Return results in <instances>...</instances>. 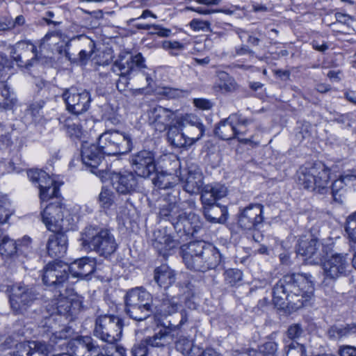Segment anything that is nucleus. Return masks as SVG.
Returning a JSON list of instances; mask_svg holds the SVG:
<instances>
[{
  "label": "nucleus",
  "mask_w": 356,
  "mask_h": 356,
  "mask_svg": "<svg viewBox=\"0 0 356 356\" xmlns=\"http://www.w3.org/2000/svg\"><path fill=\"white\" fill-rule=\"evenodd\" d=\"M0 94L6 101L3 104V108L10 109L17 103V99L13 97L10 88L3 82L0 83Z\"/></svg>",
  "instance_id": "46"
},
{
  "label": "nucleus",
  "mask_w": 356,
  "mask_h": 356,
  "mask_svg": "<svg viewBox=\"0 0 356 356\" xmlns=\"http://www.w3.org/2000/svg\"><path fill=\"white\" fill-rule=\"evenodd\" d=\"M227 189L221 184L216 183L213 184H207L203 187L201 193V200L204 206V213L205 218L211 222H220V218L213 216L214 208L213 207L216 202L227 195Z\"/></svg>",
  "instance_id": "12"
},
{
  "label": "nucleus",
  "mask_w": 356,
  "mask_h": 356,
  "mask_svg": "<svg viewBox=\"0 0 356 356\" xmlns=\"http://www.w3.org/2000/svg\"><path fill=\"white\" fill-rule=\"evenodd\" d=\"M81 245L86 251H94L107 257L115 252L118 244L110 230L97 226H88L81 232Z\"/></svg>",
  "instance_id": "3"
},
{
  "label": "nucleus",
  "mask_w": 356,
  "mask_h": 356,
  "mask_svg": "<svg viewBox=\"0 0 356 356\" xmlns=\"http://www.w3.org/2000/svg\"><path fill=\"white\" fill-rule=\"evenodd\" d=\"M95 268V263L89 257H83L68 265L67 273L74 277L85 278L92 274Z\"/></svg>",
  "instance_id": "28"
},
{
  "label": "nucleus",
  "mask_w": 356,
  "mask_h": 356,
  "mask_svg": "<svg viewBox=\"0 0 356 356\" xmlns=\"http://www.w3.org/2000/svg\"><path fill=\"white\" fill-rule=\"evenodd\" d=\"M68 265L60 262L49 263L43 269L42 281L47 286L60 289L68 278Z\"/></svg>",
  "instance_id": "16"
},
{
  "label": "nucleus",
  "mask_w": 356,
  "mask_h": 356,
  "mask_svg": "<svg viewBox=\"0 0 356 356\" xmlns=\"http://www.w3.org/2000/svg\"><path fill=\"white\" fill-rule=\"evenodd\" d=\"M66 231H59L51 234L47 241V249L48 254L51 257H62L67 249V236Z\"/></svg>",
  "instance_id": "25"
},
{
  "label": "nucleus",
  "mask_w": 356,
  "mask_h": 356,
  "mask_svg": "<svg viewBox=\"0 0 356 356\" xmlns=\"http://www.w3.org/2000/svg\"><path fill=\"white\" fill-rule=\"evenodd\" d=\"M250 120L241 115L234 113L220 121L215 129V134L222 140H230L245 134L243 127L250 124Z\"/></svg>",
  "instance_id": "13"
},
{
  "label": "nucleus",
  "mask_w": 356,
  "mask_h": 356,
  "mask_svg": "<svg viewBox=\"0 0 356 356\" xmlns=\"http://www.w3.org/2000/svg\"><path fill=\"white\" fill-rule=\"evenodd\" d=\"M115 195L111 190L103 187L99 195V204L100 207L107 209H109L114 203Z\"/></svg>",
  "instance_id": "45"
},
{
  "label": "nucleus",
  "mask_w": 356,
  "mask_h": 356,
  "mask_svg": "<svg viewBox=\"0 0 356 356\" xmlns=\"http://www.w3.org/2000/svg\"><path fill=\"white\" fill-rule=\"evenodd\" d=\"M216 88L222 92H228L235 90L237 85L232 77L225 72L218 74V81L216 83Z\"/></svg>",
  "instance_id": "39"
},
{
  "label": "nucleus",
  "mask_w": 356,
  "mask_h": 356,
  "mask_svg": "<svg viewBox=\"0 0 356 356\" xmlns=\"http://www.w3.org/2000/svg\"><path fill=\"white\" fill-rule=\"evenodd\" d=\"M99 145L86 142L81 147V159L84 165L91 168H96L102 162L104 155Z\"/></svg>",
  "instance_id": "27"
},
{
  "label": "nucleus",
  "mask_w": 356,
  "mask_h": 356,
  "mask_svg": "<svg viewBox=\"0 0 356 356\" xmlns=\"http://www.w3.org/2000/svg\"><path fill=\"white\" fill-rule=\"evenodd\" d=\"M182 129H186L188 127L200 126L202 123L200 120L193 114H186L178 118L175 122Z\"/></svg>",
  "instance_id": "44"
},
{
  "label": "nucleus",
  "mask_w": 356,
  "mask_h": 356,
  "mask_svg": "<svg viewBox=\"0 0 356 356\" xmlns=\"http://www.w3.org/2000/svg\"><path fill=\"white\" fill-rule=\"evenodd\" d=\"M154 280L161 287L167 288L175 280V274L170 267L162 265L154 270Z\"/></svg>",
  "instance_id": "35"
},
{
  "label": "nucleus",
  "mask_w": 356,
  "mask_h": 356,
  "mask_svg": "<svg viewBox=\"0 0 356 356\" xmlns=\"http://www.w3.org/2000/svg\"><path fill=\"white\" fill-rule=\"evenodd\" d=\"M62 97L67 110L74 115L86 112L90 108L92 100L89 92L74 87L66 89Z\"/></svg>",
  "instance_id": "11"
},
{
  "label": "nucleus",
  "mask_w": 356,
  "mask_h": 356,
  "mask_svg": "<svg viewBox=\"0 0 356 356\" xmlns=\"http://www.w3.org/2000/svg\"><path fill=\"white\" fill-rule=\"evenodd\" d=\"M67 296L59 289L58 298L52 300V305L58 314L63 316H73L80 308V302L72 297V290L65 289Z\"/></svg>",
  "instance_id": "23"
},
{
  "label": "nucleus",
  "mask_w": 356,
  "mask_h": 356,
  "mask_svg": "<svg viewBox=\"0 0 356 356\" xmlns=\"http://www.w3.org/2000/svg\"><path fill=\"white\" fill-rule=\"evenodd\" d=\"M152 245L159 254L166 258L178 247L179 243L172 238L165 229L155 230L153 233Z\"/></svg>",
  "instance_id": "20"
},
{
  "label": "nucleus",
  "mask_w": 356,
  "mask_h": 356,
  "mask_svg": "<svg viewBox=\"0 0 356 356\" xmlns=\"http://www.w3.org/2000/svg\"><path fill=\"white\" fill-rule=\"evenodd\" d=\"M346 186H356V170H351L344 172L341 175Z\"/></svg>",
  "instance_id": "57"
},
{
  "label": "nucleus",
  "mask_w": 356,
  "mask_h": 356,
  "mask_svg": "<svg viewBox=\"0 0 356 356\" xmlns=\"http://www.w3.org/2000/svg\"><path fill=\"white\" fill-rule=\"evenodd\" d=\"M184 132L188 140V146H191L203 136L204 133V127L202 124H200V126L195 125V127H188V129H184Z\"/></svg>",
  "instance_id": "42"
},
{
  "label": "nucleus",
  "mask_w": 356,
  "mask_h": 356,
  "mask_svg": "<svg viewBox=\"0 0 356 356\" xmlns=\"http://www.w3.org/2000/svg\"><path fill=\"white\" fill-rule=\"evenodd\" d=\"M131 163L138 177L147 178L156 172L154 155L150 151L142 150L133 154Z\"/></svg>",
  "instance_id": "17"
},
{
  "label": "nucleus",
  "mask_w": 356,
  "mask_h": 356,
  "mask_svg": "<svg viewBox=\"0 0 356 356\" xmlns=\"http://www.w3.org/2000/svg\"><path fill=\"white\" fill-rule=\"evenodd\" d=\"M302 329L299 324L291 325L287 330V336L290 339H295L300 337Z\"/></svg>",
  "instance_id": "60"
},
{
  "label": "nucleus",
  "mask_w": 356,
  "mask_h": 356,
  "mask_svg": "<svg viewBox=\"0 0 356 356\" xmlns=\"http://www.w3.org/2000/svg\"><path fill=\"white\" fill-rule=\"evenodd\" d=\"M44 104L45 101L44 99L34 100L28 106L25 111L26 115H30L33 121H38L42 117V108Z\"/></svg>",
  "instance_id": "40"
},
{
  "label": "nucleus",
  "mask_w": 356,
  "mask_h": 356,
  "mask_svg": "<svg viewBox=\"0 0 356 356\" xmlns=\"http://www.w3.org/2000/svg\"><path fill=\"white\" fill-rule=\"evenodd\" d=\"M49 346L42 341H24L15 345L13 356H47Z\"/></svg>",
  "instance_id": "24"
},
{
  "label": "nucleus",
  "mask_w": 356,
  "mask_h": 356,
  "mask_svg": "<svg viewBox=\"0 0 356 356\" xmlns=\"http://www.w3.org/2000/svg\"><path fill=\"white\" fill-rule=\"evenodd\" d=\"M181 252L186 267L196 271L206 272L214 269L222 259L218 250L204 241H192L183 245Z\"/></svg>",
  "instance_id": "2"
},
{
  "label": "nucleus",
  "mask_w": 356,
  "mask_h": 356,
  "mask_svg": "<svg viewBox=\"0 0 356 356\" xmlns=\"http://www.w3.org/2000/svg\"><path fill=\"white\" fill-rule=\"evenodd\" d=\"M322 268L325 279L335 280L350 271V258L347 253L332 254L323 263Z\"/></svg>",
  "instance_id": "10"
},
{
  "label": "nucleus",
  "mask_w": 356,
  "mask_h": 356,
  "mask_svg": "<svg viewBox=\"0 0 356 356\" xmlns=\"http://www.w3.org/2000/svg\"><path fill=\"white\" fill-rule=\"evenodd\" d=\"M210 22L208 21H203L198 19H193L190 22L191 28L195 31H206L210 28Z\"/></svg>",
  "instance_id": "59"
},
{
  "label": "nucleus",
  "mask_w": 356,
  "mask_h": 356,
  "mask_svg": "<svg viewBox=\"0 0 356 356\" xmlns=\"http://www.w3.org/2000/svg\"><path fill=\"white\" fill-rule=\"evenodd\" d=\"M346 184L340 176L339 179H336L332 184V194L334 200L336 202H341V195L344 191Z\"/></svg>",
  "instance_id": "50"
},
{
  "label": "nucleus",
  "mask_w": 356,
  "mask_h": 356,
  "mask_svg": "<svg viewBox=\"0 0 356 356\" xmlns=\"http://www.w3.org/2000/svg\"><path fill=\"white\" fill-rule=\"evenodd\" d=\"M277 350V343L273 341H268L259 346L258 351L252 350L249 354L252 356H276Z\"/></svg>",
  "instance_id": "43"
},
{
  "label": "nucleus",
  "mask_w": 356,
  "mask_h": 356,
  "mask_svg": "<svg viewBox=\"0 0 356 356\" xmlns=\"http://www.w3.org/2000/svg\"><path fill=\"white\" fill-rule=\"evenodd\" d=\"M168 139L171 145L175 147H182L188 146L184 130L182 128H179V126L176 123L168 128Z\"/></svg>",
  "instance_id": "36"
},
{
  "label": "nucleus",
  "mask_w": 356,
  "mask_h": 356,
  "mask_svg": "<svg viewBox=\"0 0 356 356\" xmlns=\"http://www.w3.org/2000/svg\"><path fill=\"white\" fill-rule=\"evenodd\" d=\"M174 339V334L168 327L161 329L152 337L145 339L149 348H165L168 346Z\"/></svg>",
  "instance_id": "33"
},
{
  "label": "nucleus",
  "mask_w": 356,
  "mask_h": 356,
  "mask_svg": "<svg viewBox=\"0 0 356 356\" xmlns=\"http://www.w3.org/2000/svg\"><path fill=\"white\" fill-rule=\"evenodd\" d=\"M41 218L47 229L52 232L70 229L73 221L69 210L58 200L44 207Z\"/></svg>",
  "instance_id": "7"
},
{
  "label": "nucleus",
  "mask_w": 356,
  "mask_h": 356,
  "mask_svg": "<svg viewBox=\"0 0 356 356\" xmlns=\"http://www.w3.org/2000/svg\"><path fill=\"white\" fill-rule=\"evenodd\" d=\"M10 292V307L16 314H24L38 298V293L33 288L23 284L13 285Z\"/></svg>",
  "instance_id": "9"
},
{
  "label": "nucleus",
  "mask_w": 356,
  "mask_h": 356,
  "mask_svg": "<svg viewBox=\"0 0 356 356\" xmlns=\"http://www.w3.org/2000/svg\"><path fill=\"white\" fill-rule=\"evenodd\" d=\"M202 227V222L197 214L184 211L181 218L175 223L174 229L181 235L193 236Z\"/></svg>",
  "instance_id": "22"
},
{
  "label": "nucleus",
  "mask_w": 356,
  "mask_h": 356,
  "mask_svg": "<svg viewBox=\"0 0 356 356\" xmlns=\"http://www.w3.org/2000/svg\"><path fill=\"white\" fill-rule=\"evenodd\" d=\"M174 118V112L161 106L152 108L148 111L149 124L156 131L163 132L170 127L169 124Z\"/></svg>",
  "instance_id": "19"
},
{
  "label": "nucleus",
  "mask_w": 356,
  "mask_h": 356,
  "mask_svg": "<svg viewBox=\"0 0 356 356\" xmlns=\"http://www.w3.org/2000/svg\"><path fill=\"white\" fill-rule=\"evenodd\" d=\"M286 356H305V346L296 341H291L285 347Z\"/></svg>",
  "instance_id": "48"
},
{
  "label": "nucleus",
  "mask_w": 356,
  "mask_h": 356,
  "mask_svg": "<svg viewBox=\"0 0 356 356\" xmlns=\"http://www.w3.org/2000/svg\"><path fill=\"white\" fill-rule=\"evenodd\" d=\"M76 120V118H72L71 117H67L64 115H60L58 118V121L60 124L63 125V128L66 129H69V128H72V123H75L74 120Z\"/></svg>",
  "instance_id": "63"
},
{
  "label": "nucleus",
  "mask_w": 356,
  "mask_h": 356,
  "mask_svg": "<svg viewBox=\"0 0 356 356\" xmlns=\"http://www.w3.org/2000/svg\"><path fill=\"white\" fill-rule=\"evenodd\" d=\"M43 191L46 197H42V196H39L42 203L47 202L54 197H57L59 193V186L57 184V182H56L53 185L45 188Z\"/></svg>",
  "instance_id": "55"
},
{
  "label": "nucleus",
  "mask_w": 356,
  "mask_h": 356,
  "mask_svg": "<svg viewBox=\"0 0 356 356\" xmlns=\"http://www.w3.org/2000/svg\"><path fill=\"white\" fill-rule=\"evenodd\" d=\"M10 56L19 67L28 69L39 59L36 47L29 41H19L10 47Z\"/></svg>",
  "instance_id": "14"
},
{
  "label": "nucleus",
  "mask_w": 356,
  "mask_h": 356,
  "mask_svg": "<svg viewBox=\"0 0 356 356\" xmlns=\"http://www.w3.org/2000/svg\"><path fill=\"white\" fill-rule=\"evenodd\" d=\"M162 47L165 50H170V54L177 56L179 52L184 49V45L177 41L165 40L162 42Z\"/></svg>",
  "instance_id": "54"
},
{
  "label": "nucleus",
  "mask_w": 356,
  "mask_h": 356,
  "mask_svg": "<svg viewBox=\"0 0 356 356\" xmlns=\"http://www.w3.org/2000/svg\"><path fill=\"white\" fill-rule=\"evenodd\" d=\"M356 334V324L334 325L327 331V335L332 340H339Z\"/></svg>",
  "instance_id": "34"
},
{
  "label": "nucleus",
  "mask_w": 356,
  "mask_h": 356,
  "mask_svg": "<svg viewBox=\"0 0 356 356\" xmlns=\"http://www.w3.org/2000/svg\"><path fill=\"white\" fill-rule=\"evenodd\" d=\"M147 343L144 340L141 341L139 343L136 344L132 348L133 356H147L149 353Z\"/></svg>",
  "instance_id": "56"
},
{
  "label": "nucleus",
  "mask_w": 356,
  "mask_h": 356,
  "mask_svg": "<svg viewBox=\"0 0 356 356\" xmlns=\"http://www.w3.org/2000/svg\"><path fill=\"white\" fill-rule=\"evenodd\" d=\"M203 175L197 166L188 168V175L184 184V190L190 194H197L202 191Z\"/></svg>",
  "instance_id": "29"
},
{
  "label": "nucleus",
  "mask_w": 356,
  "mask_h": 356,
  "mask_svg": "<svg viewBox=\"0 0 356 356\" xmlns=\"http://www.w3.org/2000/svg\"><path fill=\"white\" fill-rule=\"evenodd\" d=\"M179 308V303L174 299H165L160 305L159 311L164 315H170L177 312Z\"/></svg>",
  "instance_id": "47"
},
{
  "label": "nucleus",
  "mask_w": 356,
  "mask_h": 356,
  "mask_svg": "<svg viewBox=\"0 0 356 356\" xmlns=\"http://www.w3.org/2000/svg\"><path fill=\"white\" fill-rule=\"evenodd\" d=\"M176 349L184 355H191L193 349V341L184 337L176 343Z\"/></svg>",
  "instance_id": "52"
},
{
  "label": "nucleus",
  "mask_w": 356,
  "mask_h": 356,
  "mask_svg": "<svg viewBox=\"0 0 356 356\" xmlns=\"http://www.w3.org/2000/svg\"><path fill=\"white\" fill-rule=\"evenodd\" d=\"M79 38L82 39L84 40V42L88 44V49H82L79 52V58L82 62H86L92 56V54L94 53V49H95V42L88 38L87 37L84 35H79Z\"/></svg>",
  "instance_id": "51"
},
{
  "label": "nucleus",
  "mask_w": 356,
  "mask_h": 356,
  "mask_svg": "<svg viewBox=\"0 0 356 356\" xmlns=\"http://www.w3.org/2000/svg\"><path fill=\"white\" fill-rule=\"evenodd\" d=\"M146 66L144 58L140 54L134 56H129L127 60L116 61L113 67V72H120L119 79L116 82V88L120 92L124 91L129 84V76L136 73L138 79H145L147 86H149L152 82V78L145 71Z\"/></svg>",
  "instance_id": "4"
},
{
  "label": "nucleus",
  "mask_w": 356,
  "mask_h": 356,
  "mask_svg": "<svg viewBox=\"0 0 356 356\" xmlns=\"http://www.w3.org/2000/svg\"><path fill=\"white\" fill-rule=\"evenodd\" d=\"M102 348L90 337L77 339L74 345L73 356H99Z\"/></svg>",
  "instance_id": "26"
},
{
  "label": "nucleus",
  "mask_w": 356,
  "mask_h": 356,
  "mask_svg": "<svg viewBox=\"0 0 356 356\" xmlns=\"http://www.w3.org/2000/svg\"><path fill=\"white\" fill-rule=\"evenodd\" d=\"M194 105L202 110H209L213 106V103L207 99L197 98L193 100Z\"/></svg>",
  "instance_id": "61"
},
{
  "label": "nucleus",
  "mask_w": 356,
  "mask_h": 356,
  "mask_svg": "<svg viewBox=\"0 0 356 356\" xmlns=\"http://www.w3.org/2000/svg\"><path fill=\"white\" fill-rule=\"evenodd\" d=\"M126 313L136 321H143L150 316L152 313V306H137L126 305Z\"/></svg>",
  "instance_id": "38"
},
{
  "label": "nucleus",
  "mask_w": 356,
  "mask_h": 356,
  "mask_svg": "<svg viewBox=\"0 0 356 356\" xmlns=\"http://www.w3.org/2000/svg\"><path fill=\"white\" fill-rule=\"evenodd\" d=\"M125 305L152 306V296L142 287L132 289L125 296Z\"/></svg>",
  "instance_id": "30"
},
{
  "label": "nucleus",
  "mask_w": 356,
  "mask_h": 356,
  "mask_svg": "<svg viewBox=\"0 0 356 356\" xmlns=\"http://www.w3.org/2000/svg\"><path fill=\"white\" fill-rule=\"evenodd\" d=\"M155 176L152 178L153 184L160 189H167L177 184L179 179L173 174L164 171L159 172L156 170Z\"/></svg>",
  "instance_id": "37"
},
{
  "label": "nucleus",
  "mask_w": 356,
  "mask_h": 356,
  "mask_svg": "<svg viewBox=\"0 0 356 356\" xmlns=\"http://www.w3.org/2000/svg\"><path fill=\"white\" fill-rule=\"evenodd\" d=\"M312 275L293 273L283 276L273 289V302L281 308L298 309L305 305L314 295Z\"/></svg>",
  "instance_id": "1"
},
{
  "label": "nucleus",
  "mask_w": 356,
  "mask_h": 356,
  "mask_svg": "<svg viewBox=\"0 0 356 356\" xmlns=\"http://www.w3.org/2000/svg\"><path fill=\"white\" fill-rule=\"evenodd\" d=\"M58 38L54 33L47 34L43 39L40 46V53H42L47 47L51 46V44H57Z\"/></svg>",
  "instance_id": "58"
},
{
  "label": "nucleus",
  "mask_w": 356,
  "mask_h": 356,
  "mask_svg": "<svg viewBox=\"0 0 356 356\" xmlns=\"http://www.w3.org/2000/svg\"><path fill=\"white\" fill-rule=\"evenodd\" d=\"M0 243V254L6 257H12L17 250L16 243L7 235L3 236Z\"/></svg>",
  "instance_id": "41"
},
{
  "label": "nucleus",
  "mask_w": 356,
  "mask_h": 356,
  "mask_svg": "<svg viewBox=\"0 0 356 356\" xmlns=\"http://www.w3.org/2000/svg\"><path fill=\"white\" fill-rule=\"evenodd\" d=\"M297 177L298 184L307 190L321 194L328 191L330 171L321 163L300 167L297 172Z\"/></svg>",
  "instance_id": "5"
},
{
  "label": "nucleus",
  "mask_w": 356,
  "mask_h": 356,
  "mask_svg": "<svg viewBox=\"0 0 356 356\" xmlns=\"http://www.w3.org/2000/svg\"><path fill=\"white\" fill-rule=\"evenodd\" d=\"M184 211L177 203V197L174 196L171 202H166L161 207L159 215L161 219L170 221L174 226L176 221H178V219L181 218Z\"/></svg>",
  "instance_id": "32"
},
{
  "label": "nucleus",
  "mask_w": 356,
  "mask_h": 356,
  "mask_svg": "<svg viewBox=\"0 0 356 356\" xmlns=\"http://www.w3.org/2000/svg\"><path fill=\"white\" fill-rule=\"evenodd\" d=\"M97 144L102 152L108 156L127 154L133 147L131 135L115 129L106 130L99 134Z\"/></svg>",
  "instance_id": "6"
},
{
  "label": "nucleus",
  "mask_w": 356,
  "mask_h": 356,
  "mask_svg": "<svg viewBox=\"0 0 356 356\" xmlns=\"http://www.w3.org/2000/svg\"><path fill=\"white\" fill-rule=\"evenodd\" d=\"M263 206L261 204H250L240 211L238 224L245 230L257 229L264 220Z\"/></svg>",
  "instance_id": "18"
},
{
  "label": "nucleus",
  "mask_w": 356,
  "mask_h": 356,
  "mask_svg": "<svg viewBox=\"0 0 356 356\" xmlns=\"http://www.w3.org/2000/svg\"><path fill=\"white\" fill-rule=\"evenodd\" d=\"M30 181L39 188V196L46 197L44 189L53 185L56 181L50 177L46 172L39 170H30L27 172Z\"/></svg>",
  "instance_id": "31"
},
{
  "label": "nucleus",
  "mask_w": 356,
  "mask_h": 356,
  "mask_svg": "<svg viewBox=\"0 0 356 356\" xmlns=\"http://www.w3.org/2000/svg\"><path fill=\"white\" fill-rule=\"evenodd\" d=\"M346 231L349 238L356 242V213L347 218Z\"/></svg>",
  "instance_id": "53"
},
{
  "label": "nucleus",
  "mask_w": 356,
  "mask_h": 356,
  "mask_svg": "<svg viewBox=\"0 0 356 356\" xmlns=\"http://www.w3.org/2000/svg\"><path fill=\"white\" fill-rule=\"evenodd\" d=\"M181 318L178 325H172V323H169L168 327L170 328V330L172 332L176 330L177 329H180L188 321V314H187L186 311H185V310L181 311Z\"/></svg>",
  "instance_id": "64"
},
{
  "label": "nucleus",
  "mask_w": 356,
  "mask_h": 356,
  "mask_svg": "<svg viewBox=\"0 0 356 356\" xmlns=\"http://www.w3.org/2000/svg\"><path fill=\"white\" fill-rule=\"evenodd\" d=\"M113 188L120 194L131 195L139 191L138 176L131 171L113 172L110 176Z\"/></svg>",
  "instance_id": "15"
},
{
  "label": "nucleus",
  "mask_w": 356,
  "mask_h": 356,
  "mask_svg": "<svg viewBox=\"0 0 356 356\" xmlns=\"http://www.w3.org/2000/svg\"><path fill=\"white\" fill-rule=\"evenodd\" d=\"M122 319L115 315L104 314L95 319L94 336L110 344L120 340L123 328Z\"/></svg>",
  "instance_id": "8"
},
{
  "label": "nucleus",
  "mask_w": 356,
  "mask_h": 356,
  "mask_svg": "<svg viewBox=\"0 0 356 356\" xmlns=\"http://www.w3.org/2000/svg\"><path fill=\"white\" fill-rule=\"evenodd\" d=\"M298 253L310 259L311 263L321 262L324 256L323 245L316 238H301L298 243Z\"/></svg>",
  "instance_id": "21"
},
{
  "label": "nucleus",
  "mask_w": 356,
  "mask_h": 356,
  "mask_svg": "<svg viewBox=\"0 0 356 356\" xmlns=\"http://www.w3.org/2000/svg\"><path fill=\"white\" fill-rule=\"evenodd\" d=\"M224 277L225 282L233 286L242 280L243 274L238 269L229 268L225 271Z\"/></svg>",
  "instance_id": "49"
},
{
  "label": "nucleus",
  "mask_w": 356,
  "mask_h": 356,
  "mask_svg": "<svg viewBox=\"0 0 356 356\" xmlns=\"http://www.w3.org/2000/svg\"><path fill=\"white\" fill-rule=\"evenodd\" d=\"M340 356H356V348L352 346L343 345L339 347Z\"/></svg>",
  "instance_id": "62"
}]
</instances>
